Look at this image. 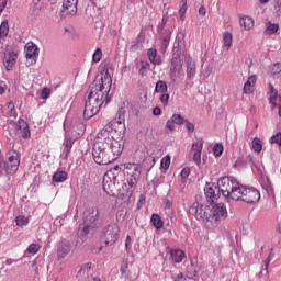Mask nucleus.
I'll return each mask as SVG.
<instances>
[{"mask_svg": "<svg viewBox=\"0 0 281 281\" xmlns=\"http://www.w3.org/2000/svg\"><path fill=\"white\" fill-rule=\"evenodd\" d=\"M205 196H209L213 201L221 198V193L224 199L232 203V201H244L249 205H256L260 201V191L256 188H247L240 184L236 179L229 177H223L217 181L216 186H206L204 189Z\"/></svg>", "mask_w": 281, "mask_h": 281, "instance_id": "f257e3e1", "label": "nucleus"}, {"mask_svg": "<svg viewBox=\"0 0 281 281\" xmlns=\"http://www.w3.org/2000/svg\"><path fill=\"white\" fill-rule=\"evenodd\" d=\"M113 85V78H111V74L109 70H103L101 72L100 79L93 81L90 87L89 95L86 100V105L83 110V115L89 120L93 117V115H98L100 112V108L102 104H109L111 99L109 98V92L111 91V87Z\"/></svg>", "mask_w": 281, "mask_h": 281, "instance_id": "f03ea898", "label": "nucleus"}, {"mask_svg": "<svg viewBox=\"0 0 281 281\" xmlns=\"http://www.w3.org/2000/svg\"><path fill=\"white\" fill-rule=\"evenodd\" d=\"M122 155V144L113 138L109 130H101L94 139L92 156L99 166H109Z\"/></svg>", "mask_w": 281, "mask_h": 281, "instance_id": "7ed1b4c3", "label": "nucleus"}, {"mask_svg": "<svg viewBox=\"0 0 281 281\" xmlns=\"http://www.w3.org/2000/svg\"><path fill=\"white\" fill-rule=\"evenodd\" d=\"M206 199H210L211 205H201L199 203H193L190 209L191 214H194L198 221H202L204 225L210 229L214 225H218L221 221L227 218V206L224 203H214L218 199L213 200L206 195Z\"/></svg>", "mask_w": 281, "mask_h": 281, "instance_id": "20e7f679", "label": "nucleus"}, {"mask_svg": "<svg viewBox=\"0 0 281 281\" xmlns=\"http://www.w3.org/2000/svg\"><path fill=\"white\" fill-rule=\"evenodd\" d=\"M98 218H100V210L90 207L83 213V223L79 225L78 236H87L91 227H98Z\"/></svg>", "mask_w": 281, "mask_h": 281, "instance_id": "39448f33", "label": "nucleus"}, {"mask_svg": "<svg viewBox=\"0 0 281 281\" xmlns=\"http://www.w3.org/2000/svg\"><path fill=\"white\" fill-rule=\"evenodd\" d=\"M19 166H21V154L14 149L9 150L7 154V160L2 166L4 172H7V175H16Z\"/></svg>", "mask_w": 281, "mask_h": 281, "instance_id": "423d86ee", "label": "nucleus"}, {"mask_svg": "<svg viewBox=\"0 0 281 281\" xmlns=\"http://www.w3.org/2000/svg\"><path fill=\"white\" fill-rule=\"evenodd\" d=\"M120 236V226L117 224H111L105 228L104 238L106 245H115Z\"/></svg>", "mask_w": 281, "mask_h": 281, "instance_id": "0eeeda50", "label": "nucleus"}, {"mask_svg": "<svg viewBox=\"0 0 281 281\" xmlns=\"http://www.w3.org/2000/svg\"><path fill=\"white\" fill-rule=\"evenodd\" d=\"M191 151L193 154V161L201 166V154L203 153V139H198L192 144Z\"/></svg>", "mask_w": 281, "mask_h": 281, "instance_id": "6e6552de", "label": "nucleus"}, {"mask_svg": "<svg viewBox=\"0 0 281 281\" xmlns=\"http://www.w3.org/2000/svg\"><path fill=\"white\" fill-rule=\"evenodd\" d=\"M125 168L126 170H133L130 175L134 177V179H130L127 183L130 188H135V186H137V179L135 177H139V175H142V167L136 164H128Z\"/></svg>", "mask_w": 281, "mask_h": 281, "instance_id": "1a4fd4ad", "label": "nucleus"}, {"mask_svg": "<svg viewBox=\"0 0 281 281\" xmlns=\"http://www.w3.org/2000/svg\"><path fill=\"white\" fill-rule=\"evenodd\" d=\"M25 54L27 60H33V63H36V58H38V46L32 42H29L25 45Z\"/></svg>", "mask_w": 281, "mask_h": 281, "instance_id": "9d476101", "label": "nucleus"}, {"mask_svg": "<svg viewBox=\"0 0 281 281\" xmlns=\"http://www.w3.org/2000/svg\"><path fill=\"white\" fill-rule=\"evenodd\" d=\"M70 251H71V243L67 239L61 240L57 248L58 258H67Z\"/></svg>", "mask_w": 281, "mask_h": 281, "instance_id": "9b49d317", "label": "nucleus"}, {"mask_svg": "<svg viewBox=\"0 0 281 281\" xmlns=\"http://www.w3.org/2000/svg\"><path fill=\"white\" fill-rule=\"evenodd\" d=\"M64 11L71 16L78 14V0H65L63 3Z\"/></svg>", "mask_w": 281, "mask_h": 281, "instance_id": "f8f14e48", "label": "nucleus"}, {"mask_svg": "<svg viewBox=\"0 0 281 281\" xmlns=\"http://www.w3.org/2000/svg\"><path fill=\"white\" fill-rule=\"evenodd\" d=\"M268 89L269 102L270 104H272V109H276V106H278V103L281 102V97H278V91L272 83H269Z\"/></svg>", "mask_w": 281, "mask_h": 281, "instance_id": "ddd939ff", "label": "nucleus"}, {"mask_svg": "<svg viewBox=\"0 0 281 281\" xmlns=\"http://www.w3.org/2000/svg\"><path fill=\"white\" fill-rule=\"evenodd\" d=\"M103 190L110 196L113 195V192L115 190V181L111 179V176H109V173H105L103 176Z\"/></svg>", "mask_w": 281, "mask_h": 281, "instance_id": "4468645a", "label": "nucleus"}, {"mask_svg": "<svg viewBox=\"0 0 281 281\" xmlns=\"http://www.w3.org/2000/svg\"><path fill=\"white\" fill-rule=\"evenodd\" d=\"M16 58H19V53L10 52L4 59V67L7 71H12L14 65H16Z\"/></svg>", "mask_w": 281, "mask_h": 281, "instance_id": "2eb2a0df", "label": "nucleus"}, {"mask_svg": "<svg viewBox=\"0 0 281 281\" xmlns=\"http://www.w3.org/2000/svg\"><path fill=\"white\" fill-rule=\"evenodd\" d=\"M120 271H121L122 278H124L125 280H131L133 278V274L128 269V259H123Z\"/></svg>", "mask_w": 281, "mask_h": 281, "instance_id": "dca6fc26", "label": "nucleus"}, {"mask_svg": "<svg viewBox=\"0 0 281 281\" xmlns=\"http://www.w3.org/2000/svg\"><path fill=\"white\" fill-rule=\"evenodd\" d=\"M52 179H53L54 183H65V181H67V179H69V175L66 171L57 170L53 175Z\"/></svg>", "mask_w": 281, "mask_h": 281, "instance_id": "f3484780", "label": "nucleus"}, {"mask_svg": "<svg viewBox=\"0 0 281 281\" xmlns=\"http://www.w3.org/2000/svg\"><path fill=\"white\" fill-rule=\"evenodd\" d=\"M256 76H250L244 85V93H254V87H256Z\"/></svg>", "mask_w": 281, "mask_h": 281, "instance_id": "a211bd4d", "label": "nucleus"}, {"mask_svg": "<svg viewBox=\"0 0 281 281\" xmlns=\"http://www.w3.org/2000/svg\"><path fill=\"white\" fill-rule=\"evenodd\" d=\"M170 256H171V260L173 262H183V258H186V252H183V250L180 249H175L170 251Z\"/></svg>", "mask_w": 281, "mask_h": 281, "instance_id": "6ab92c4d", "label": "nucleus"}, {"mask_svg": "<svg viewBox=\"0 0 281 281\" xmlns=\"http://www.w3.org/2000/svg\"><path fill=\"white\" fill-rule=\"evenodd\" d=\"M234 41V35H232V33L229 32H224L223 33V47L226 50H229V48L232 47V43Z\"/></svg>", "mask_w": 281, "mask_h": 281, "instance_id": "aec40b11", "label": "nucleus"}, {"mask_svg": "<svg viewBox=\"0 0 281 281\" xmlns=\"http://www.w3.org/2000/svg\"><path fill=\"white\" fill-rule=\"evenodd\" d=\"M183 64L181 63V55L173 53L172 59H171V69L172 71H177L181 69Z\"/></svg>", "mask_w": 281, "mask_h": 281, "instance_id": "412c9836", "label": "nucleus"}, {"mask_svg": "<svg viewBox=\"0 0 281 281\" xmlns=\"http://www.w3.org/2000/svg\"><path fill=\"white\" fill-rule=\"evenodd\" d=\"M147 56H148L149 63H151V65H161V59L159 57H157V49L149 48L147 52Z\"/></svg>", "mask_w": 281, "mask_h": 281, "instance_id": "4be33fe9", "label": "nucleus"}, {"mask_svg": "<svg viewBox=\"0 0 281 281\" xmlns=\"http://www.w3.org/2000/svg\"><path fill=\"white\" fill-rule=\"evenodd\" d=\"M241 27H244V30H251V27H254L255 25V22H254V19L252 18H249V16H243L240 18V21H239Z\"/></svg>", "mask_w": 281, "mask_h": 281, "instance_id": "5701e85b", "label": "nucleus"}, {"mask_svg": "<svg viewBox=\"0 0 281 281\" xmlns=\"http://www.w3.org/2000/svg\"><path fill=\"white\" fill-rule=\"evenodd\" d=\"M10 34V24L8 20H4L0 25V38H5Z\"/></svg>", "mask_w": 281, "mask_h": 281, "instance_id": "b1692460", "label": "nucleus"}, {"mask_svg": "<svg viewBox=\"0 0 281 281\" xmlns=\"http://www.w3.org/2000/svg\"><path fill=\"white\" fill-rule=\"evenodd\" d=\"M155 92L156 93H168V83H166V81H164V80L157 81Z\"/></svg>", "mask_w": 281, "mask_h": 281, "instance_id": "393cba45", "label": "nucleus"}, {"mask_svg": "<svg viewBox=\"0 0 281 281\" xmlns=\"http://www.w3.org/2000/svg\"><path fill=\"white\" fill-rule=\"evenodd\" d=\"M151 223L156 229H161V227H164V221L157 213L151 215Z\"/></svg>", "mask_w": 281, "mask_h": 281, "instance_id": "a878e982", "label": "nucleus"}, {"mask_svg": "<svg viewBox=\"0 0 281 281\" xmlns=\"http://www.w3.org/2000/svg\"><path fill=\"white\" fill-rule=\"evenodd\" d=\"M7 116L14 117L16 120L18 113L16 108H14V102L10 101L7 106Z\"/></svg>", "mask_w": 281, "mask_h": 281, "instance_id": "bb28decb", "label": "nucleus"}, {"mask_svg": "<svg viewBox=\"0 0 281 281\" xmlns=\"http://www.w3.org/2000/svg\"><path fill=\"white\" fill-rule=\"evenodd\" d=\"M251 148L258 154L262 153V139L255 137L251 143Z\"/></svg>", "mask_w": 281, "mask_h": 281, "instance_id": "cd10ccee", "label": "nucleus"}, {"mask_svg": "<svg viewBox=\"0 0 281 281\" xmlns=\"http://www.w3.org/2000/svg\"><path fill=\"white\" fill-rule=\"evenodd\" d=\"M180 9H179V14L181 21L186 19V12H188V0H180Z\"/></svg>", "mask_w": 281, "mask_h": 281, "instance_id": "c85d7f7f", "label": "nucleus"}, {"mask_svg": "<svg viewBox=\"0 0 281 281\" xmlns=\"http://www.w3.org/2000/svg\"><path fill=\"white\" fill-rule=\"evenodd\" d=\"M196 74V64L194 61H190L187 66V78H194Z\"/></svg>", "mask_w": 281, "mask_h": 281, "instance_id": "c756f323", "label": "nucleus"}, {"mask_svg": "<svg viewBox=\"0 0 281 281\" xmlns=\"http://www.w3.org/2000/svg\"><path fill=\"white\" fill-rule=\"evenodd\" d=\"M15 223L18 227H24V225H27V223H30V217L25 215H18L15 217Z\"/></svg>", "mask_w": 281, "mask_h": 281, "instance_id": "7c9ffc66", "label": "nucleus"}, {"mask_svg": "<svg viewBox=\"0 0 281 281\" xmlns=\"http://www.w3.org/2000/svg\"><path fill=\"white\" fill-rule=\"evenodd\" d=\"M280 30V25L278 23H269L267 29L265 30V34H276Z\"/></svg>", "mask_w": 281, "mask_h": 281, "instance_id": "2f4dec72", "label": "nucleus"}, {"mask_svg": "<svg viewBox=\"0 0 281 281\" xmlns=\"http://www.w3.org/2000/svg\"><path fill=\"white\" fill-rule=\"evenodd\" d=\"M148 69H150V64L148 61H140L139 63L138 74L140 76H146Z\"/></svg>", "mask_w": 281, "mask_h": 281, "instance_id": "473e14b6", "label": "nucleus"}, {"mask_svg": "<svg viewBox=\"0 0 281 281\" xmlns=\"http://www.w3.org/2000/svg\"><path fill=\"white\" fill-rule=\"evenodd\" d=\"M273 78H281V64H274L271 68Z\"/></svg>", "mask_w": 281, "mask_h": 281, "instance_id": "72a5a7b5", "label": "nucleus"}, {"mask_svg": "<svg viewBox=\"0 0 281 281\" xmlns=\"http://www.w3.org/2000/svg\"><path fill=\"white\" fill-rule=\"evenodd\" d=\"M41 250V245L38 244H31L29 247H27V254H32L33 256L38 254V251Z\"/></svg>", "mask_w": 281, "mask_h": 281, "instance_id": "f704fd0d", "label": "nucleus"}, {"mask_svg": "<svg viewBox=\"0 0 281 281\" xmlns=\"http://www.w3.org/2000/svg\"><path fill=\"white\" fill-rule=\"evenodd\" d=\"M160 167L162 168V170H168V168H170V156L169 155L162 157V159L160 161Z\"/></svg>", "mask_w": 281, "mask_h": 281, "instance_id": "c9c22d12", "label": "nucleus"}, {"mask_svg": "<svg viewBox=\"0 0 281 281\" xmlns=\"http://www.w3.org/2000/svg\"><path fill=\"white\" fill-rule=\"evenodd\" d=\"M171 120L173 121V124H186V119L183 116H181L180 114H173L171 116Z\"/></svg>", "mask_w": 281, "mask_h": 281, "instance_id": "e433bc0d", "label": "nucleus"}, {"mask_svg": "<svg viewBox=\"0 0 281 281\" xmlns=\"http://www.w3.org/2000/svg\"><path fill=\"white\" fill-rule=\"evenodd\" d=\"M223 144H215L214 147H213V153L215 155V157H221V155H223Z\"/></svg>", "mask_w": 281, "mask_h": 281, "instance_id": "4c0bfd02", "label": "nucleus"}, {"mask_svg": "<svg viewBox=\"0 0 281 281\" xmlns=\"http://www.w3.org/2000/svg\"><path fill=\"white\" fill-rule=\"evenodd\" d=\"M93 63H100L102 60V49L97 48L95 52L92 55Z\"/></svg>", "mask_w": 281, "mask_h": 281, "instance_id": "58836bf2", "label": "nucleus"}, {"mask_svg": "<svg viewBox=\"0 0 281 281\" xmlns=\"http://www.w3.org/2000/svg\"><path fill=\"white\" fill-rule=\"evenodd\" d=\"M270 144H277L278 146H281V132H278L272 137H270Z\"/></svg>", "mask_w": 281, "mask_h": 281, "instance_id": "ea45409f", "label": "nucleus"}, {"mask_svg": "<svg viewBox=\"0 0 281 281\" xmlns=\"http://www.w3.org/2000/svg\"><path fill=\"white\" fill-rule=\"evenodd\" d=\"M30 135H31L30 126H27L26 123H24V127L22 130V137L24 139H30Z\"/></svg>", "mask_w": 281, "mask_h": 281, "instance_id": "a19ab883", "label": "nucleus"}, {"mask_svg": "<svg viewBox=\"0 0 281 281\" xmlns=\"http://www.w3.org/2000/svg\"><path fill=\"white\" fill-rule=\"evenodd\" d=\"M52 95V90L49 88H43L41 98L42 100H47Z\"/></svg>", "mask_w": 281, "mask_h": 281, "instance_id": "79ce46f5", "label": "nucleus"}, {"mask_svg": "<svg viewBox=\"0 0 281 281\" xmlns=\"http://www.w3.org/2000/svg\"><path fill=\"white\" fill-rule=\"evenodd\" d=\"M168 43H170V38L165 37L162 40L161 47H160L162 54H166V49H168Z\"/></svg>", "mask_w": 281, "mask_h": 281, "instance_id": "37998d69", "label": "nucleus"}, {"mask_svg": "<svg viewBox=\"0 0 281 281\" xmlns=\"http://www.w3.org/2000/svg\"><path fill=\"white\" fill-rule=\"evenodd\" d=\"M168 100H170V94L164 92L160 95V101L162 102L164 106H168Z\"/></svg>", "mask_w": 281, "mask_h": 281, "instance_id": "c03bdc74", "label": "nucleus"}, {"mask_svg": "<svg viewBox=\"0 0 281 281\" xmlns=\"http://www.w3.org/2000/svg\"><path fill=\"white\" fill-rule=\"evenodd\" d=\"M175 122L172 121V119L168 120L166 123V128L168 131H170V133H172V131H175Z\"/></svg>", "mask_w": 281, "mask_h": 281, "instance_id": "a18cd8bd", "label": "nucleus"}, {"mask_svg": "<svg viewBox=\"0 0 281 281\" xmlns=\"http://www.w3.org/2000/svg\"><path fill=\"white\" fill-rule=\"evenodd\" d=\"M180 177L182 179H188L190 177V168H183L181 173H180Z\"/></svg>", "mask_w": 281, "mask_h": 281, "instance_id": "49530a36", "label": "nucleus"}, {"mask_svg": "<svg viewBox=\"0 0 281 281\" xmlns=\"http://www.w3.org/2000/svg\"><path fill=\"white\" fill-rule=\"evenodd\" d=\"M184 124H186V126H187V131L189 132V133H194V124L193 123H191L190 121H186L184 122Z\"/></svg>", "mask_w": 281, "mask_h": 281, "instance_id": "de8ad7c7", "label": "nucleus"}, {"mask_svg": "<svg viewBox=\"0 0 281 281\" xmlns=\"http://www.w3.org/2000/svg\"><path fill=\"white\" fill-rule=\"evenodd\" d=\"M131 243H132L131 235H127L126 239H125V249H126L127 254L131 251Z\"/></svg>", "mask_w": 281, "mask_h": 281, "instance_id": "09e8293b", "label": "nucleus"}, {"mask_svg": "<svg viewBox=\"0 0 281 281\" xmlns=\"http://www.w3.org/2000/svg\"><path fill=\"white\" fill-rule=\"evenodd\" d=\"M271 260H272V257H271V254L268 256V258L265 260V269L266 271L269 270V265H271Z\"/></svg>", "mask_w": 281, "mask_h": 281, "instance_id": "8fccbe9b", "label": "nucleus"}, {"mask_svg": "<svg viewBox=\"0 0 281 281\" xmlns=\"http://www.w3.org/2000/svg\"><path fill=\"white\" fill-rule=\"evenodd\" d=\"M5 5H8V0H0V14L5 10Z\"/></svg>", "mask_w": 281, "mask_h": 281, "instance_id": "3c124183", "label": "nucleus"}, {"mask_svg": "<svg viewBox=\"0 0 281 281\" xmlns=\"http://www.w3.org/2000/svg\"><path fill=\"white\" fill-rule=\"evenodd\" d=\"M199 14L200 16H205V14H207V9H205V7H200Z\"/></svg>", "mask_w": 281, "mask_h": 281, "instance_id": "603ef678", "label": "nucleus"}, {"mask_svg": "<svg viewBox=\"0 0 281 281\" xmlns=\"http://www.w3.org/2000/svg\"><path fill=\"white\" fill-rule=\"evenodd\" d=\"M186 280H187L186 277L181 272H179L175 278V281H186Z\"/></svg>", "mask_w": 281, "mask_h": 281, "instance_id": "864d4df0", "label": "nucleus"}, {"mask_svg": "<svg viewBox=\"0 0 281 281\" xmlns=\"http://www.w3.org/2000/svg\"><path fill=\"white\" fill-rule=\"evenodd\" d=\"M153 115H161V108L159 106L154 108Z\"/></svg>", "mask_w": 281, "mask_h": 281, "instance_id": "5fc2aeb1", "label": "nucleus"}, {"mask_svg": "<svg viewBox=\"0 0 281 281\" xmlns=\"http://www.w3.org/2000/svg\"><path fill=\"white\" fill-rule=\"evenodd\" d=\"M124 113H126L124 110L119 111V120H124Z\"/></svg>", "mask_w": 281, "mask_h": 281, "instance_id": "6e6d98bb", "label": "nucleus"}, {"mask_svg": "<svg viewBox=\"0 0 281 281\" xmlns=\"http://www.w3.org/2000/svg\"><path fill=\"white\" fill-rule=\"evenodd\" d=\"M276 109H278V115H279V117H281V101L279 103H277Z\"/></svg>", "mask_w": 281, "mask_h": 281, "instance_id": "4d7b16f0", "label": "nucleus"}, {"mask_svg": "<svg viewBox=\"0 0 281 281\" xmlns=\"http://www.w3.org/2000/svg\"><path fill=\"white\" fill-rule=\"evenodd\" d=\"M5 93V87L0 86V95H3Z\"/></svg>", "mask_w": 281, "mask_h": 281, "instance_id": "13d9d810", "label": "nucleus"}, {"mask_svg": "<svg viewBox=\"0 0 281 281\" xmlns=\"http://www.w3.org/2000/svg\"><path fill=\"white\" fill-rule=\"evenodd\" d=\"M260 3H269V0H259Z\"/></svg>", "mask_w": 281, "mask_h": 281, "instance_id": "bf43d9fd", "label": "nucleus"}, {"mask_svg": "<svg viewBox=\"0 0 281 281\" xmlns=\"http://www.w3.org/2000/svg\"><path fill=\"white\" fill-rule=\"evenodd\" d=\"M122 71H126V66L122 69Z\"/></svg>", "mask_w": 281, "mask_h": 281, "instance_id": "052dcab7", "label": "nucleus"}]
</instances>
